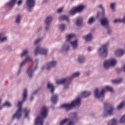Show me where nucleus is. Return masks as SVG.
<instances>
[{"mask_svg":"<svg viewBox=\"0 0 125 125\" xmlns=\"http://www.w3.org/2000/svg\"><path fill=\"white\" fill-rule=\"evenodd\" d=\"M57 64V62L56 61L52 60L49 62H47L44 65L42 66V69L43 70L46 69L47 71H49L53 68L55 67Z\"/></svg>","mask_w":125,"mask_h":125,"instance_id":"39448f33","label":"nucleus"},{"mask_svg":"<svg viewBox=\"0 0 125 125\" xmlns=\"http://www.w3.org/2000/svg\"><path fill=\"white\" fill-rule=\"evenodd\" d=\"M62 11H63V8H60L58 9L57 12L59 13H61Z\"/></svg>","mask_w":125,"mask_h":125,"instance_id":"6e6d98bb","label":"nucleus"},{"mask_svg":"<svg viewBox=\"0 0 125 125\" xmlns=\"http://www.w3.org/2000/svg\"><path fill=\"white\" fill-rule=\"evenodd\" d=\"M115 55L116 56L121 57L124 55V50L121 49H119L115 51Z\"/></svg>","mask_w":125,"mask_h":125,"instance_id":"bb28decb","label":"nucleus"},{"mask_svg":"<svg viewBox=\"0 0 125 125\" xmlns=\"http://www.w3.org/2000/svg\"><path fill=\"white\" fill-rule=\"evenodd\" d=\"M87 50H88V51H89V52L91 51V50H92L91 47H88Z\"/></svg>","mask_w":125,"mask_h":125,"instance_id":"69168bd1","label":"nucleus"},{"mask_svg":"<svg viewBox=\"0 0 125 125\" xmlns=\"http://www.w3.org/2000/svg\"><path fill=\"white\" fill-rule=\"evenodd\" d=\"M81 75V73L79 72H75L73 73L71 76L67 78H64L63 80H67L69 81H72L74 78H78L79 76Z\"/></svg>","mask_w":125,"mask_h":125,"instance_id":"6ab92c4d","label":"nucleus"},{"mask_svg":"<svg viewBox=\"0 0 125 125\" xmlns=\"http://www.w3.org/2000/svg\"><path fill=\"white\" fill-rule=\"evenodd\" d=\"M109 104L108 103H104V107H107Z\"/></svg>","mask_w":125,"mask_h":125,"instance_id":"680f3d73","label":"nucleus"},{"mask_svg":"<svg viewBox=\"0 0 125 125\" xmlns=\"http://www.w3.org/2000/svg\"><path fill=\"white\" fill-rule=\"evenodd\" d=\"M123 82V78H119L118 79H113L111 80L112 83L114 84H120Z\"/></svg>","mask_w":125,"mask_h":125,"instance_id":"72a5a7b5","label":"nucleus"},{"mask_svg":"<svg viewBox=\"0 0 125 125\" xmlns=\"http://www.w3.org/2000/svg\"><path fill=\"white\" fill-rule=\"evenodd\" d=\"M119 123L121 125H125V114L120 118Z\"/></svg>","mask_w":125,"mask_h":125,"instance_id":"ea45409f","label":"nucleus"},{"mask_svg":"<svg viewBox=\"0 0 125 125\" xmlns=\"http://www.w3.org/2000/svg\"><path fill=\"white\" fill-rule=\"evenodd\" d=\"M100 22H101V25L103 27H110L109 25V21L107 18H103L102 19L100 20Z\"/></svg>","mask_w":125,"mask_h":125,"instance_id":"4468645a","label":"nucleus"},{"mask_svg":"<svg viewBox=\"0 0 125 125\" xmlns=\"http://www.w3.org/2000/svg\"><path fill=\"white\" fill-rule=\"evenodd\" d=\"M5 49L8 50V51H11L12 50V48L10 45H6Z\"/></svg>","mask_w":125,"mask_h":125,"instance_id":"603ef678","label":"nucleus"},{"mask_svg":"<svg viewBox=\"0 0 125 125\" xmlns=\"http://www.w3.org/2000/svg\"><path fill=\"white\" fill-rule=\"evenodd\" d=\"M59 21H69V17L68 16H67L66 15H62L60 16L59 17Z\"/></svg>","mask_w":125,"mask_h":125,"instance_id":"f704fd0d","label":"nucleus"},{"mask_svg":"<svg viewBox=\"0 0 125 125\" xmlns=\"http://www.w3.org/2000/svg\"><path fill=\"white\" fill-rule=\"evenodd\" d=\"M99 7L102 10V16L104 17L105 16V9L104 8L102 4L99 5Z\"/></svg>","mask_w":125,"mask_h":125,"instance_id":"a18cd8bd","label":"nucleus"},{"mask_svg":"<svg viewBox=\"0 0 125 125\" xmlns=\"http://www.w3.org/2000/svg\"><path fill=\"white\" fill-rule=\"evenodd\" d=\"M61 107H62V108H64V109L66 111H68L72 109L73 107H75V105H73L69 104H66L61 105Z\"/></svg>","mask_w":125,"mask_h":125,"instance_id":"f3484780","label":"nucleus"},{"mask_svg":"<svg viewBox=\"0 0 125 125\" xmlns=\"http://www.w3.org/2000/svg\"><path fill=\"white\" fill-rule=\"evenodd\" d=\"M104 27L107 30L106 33L107 34V35H110L112 34L113 31L112 30L111 27H110V26H108L107 27Z\"/></svg>","mask_w":125,"mask_h":125,"instance_id":"a19ab883","label":"nucleus"},{"mask_svg":"<svg viewBox=\"0 0 125 125\" xmlns=\"http://www.w3.org/2000/svg\"><path fill=\"white\" fill-rule=\"evenodd\" d=\"M35 62H36V65L34 67V69H32L31 67L27 69V74L29 78H32L34 75V72L37 70L38 69V60H35Z\"/></svg>","mask_w":125,"mask_h":125,"instance_id":"1a4fd4ad","label":"nucleus"},{"mask_svg":"<svg viewBox=\"0 0 125 125\" xmlns=\"http://www.w3.org/2000/svg\"><path fill=\"white\" fill-rule=\"evenodd\" d=\"M85 7L84 5H79L77 7L73 8L72 10L78 11V13H81L83 11Z\"/></svg>","mask_w":125,"mask_h":125,"instance_id":"412c9836","label":"nucleus"},{"mask_svg":"<svg viewBox=\"0 0 125 125\" xmlns=\"http://www.w3.org/2000/svg\"><path fill=\"white\" fill-rule=\"evenodd\" d=\"M41 115L37 117L34 121V125H43V120L47 116V107L43 106L41 108Z\"/></svg>","mask_w":125,"mask_h":125,"instance_id":"7ed1b4c3","label":"nucleus"},{"mask_svg":"<svg viewBox=\"0 0 125 125\" xmlns=\"http://www.w3.org/2000/svg\"><path fill=\"white\" fill-rule=\"evenodd\" d=\"M53 19L52 16H47L46 20H45V30L48 31L51 27V23Z\"/></svg>","mask_w":125,"mask_h":125,"instance_id":"f8f14e48","label":"nucleus"},{"mask_svg":"<svg viewBox=\"0 0 125 125\" xmlns=\"http://www.w3.org/2000/svg\"><path fill=\"white\" fill-rule=\"evenodd\" d=\"M38 90H39V89H37L36 90H35V91H34V92L32 93V96H34V95H35V94H36V93H38Z\"/></svg>","mask_w":125,"mask_h":125,"instance_id":"4d7b16f0","label":"nucleus"},{"mask_svg":"<svg viewBox=\"0 0 125 125\" xmlns=\"http://www.w3.org/2000/svg\"><path fill=\"white\" fill-rule=\"evenodd\" d=\"M27 10L29 12L32 11L33 8L35 7V0H27Z\"/></svg>","mask_w":125,"mask_h":125,"instance_id":"ddd939ff","label":"nucleus"},{"mask_svg":"<svg viewBox=\"0 0 125 125\" xmlns=\"http://www.w3.org/2000/svg\"><path fill=\"white\" fill-rule=\"evenodd\" d=\"M22 96L23 97L21 101H18V109L17 110L16 113H15L14 115L12 116V120H15V119H17L18 120L20 119L21 117V105L23 103L26 101L27 98V89H24L23 90V94H22Z\"/></svg>","mask_w":125,"mask_h":125,"instance_id":"f257e3e1","label":"nucleus"},{"mask_svg":"<svg viewBox=\"0 0 125 125\" xmlns=\"http://www.w3.org/2000/svg\"><path fill=\"white\" fill-rule=\"evenodd\" d=\"M42 26H40L38 30H37V33H39V32H40V31L42 30Z\"/></svg>","mask_w":125,"mask_h":125,"instance_id":"13d9d810","label":"nucleus"},{"mask_svg":"<svg viewBox=\"0 0 125 125\" xmlns=\"http://www.w3.org/2000/svg\"><path fill=\"white\" fill-rule=\"evenodd\" d=\"M100 14V11L97 12V18H99Z\"/></svg>","mask_w":125,"mask_h":125,"instance_id":"e2e57ef3","label":"nucleus"},{"mask_svg":"<svg viewBox=\"0 0 125 125\" xmlns=\"http://www.w3.org/2000/svg\"><path fill=\"white\" fill-rule=\"evenodd\" d=\"M116 6V2H113L110 3V5H109V8L110 9H111L112 12H114L116 11L115 7Z\"/></svg>","mask_w":125,"mask_h":125,"instance_id":"4c0bfd02","label":"nucleus"},{"mask_svg":"<svg viewBox=\"0 0 125 125\" xmlns=\"http://www.w3.org/2000/svg\"><path fill=\"white\" fill-rule=\"evenodd\" d=\"M115 110V108L113 105H110L107 109L104 111L103 118H105L108 116H111L113 115V112Z\"/></svg>","mask_w":125,"mask_h":125,"instance_id":"0eeeda50","label":"nucleus"},{"mask_svg":"<svg viewBox=\"0 0 125 125\" xmlns=\"http://www.w3.org/2000/svg\"><path fill=\"white\" fill-rule=\"evenodd\" d=\"M114 23H121L122 22V21L121 19H116L114 21Z\"/></svg>","mask_w":125,"mask_h":125,"instance_id":"864d4df0","label":"nucleus"},{"mask_svg":"<svg viewBox=\"0 0 125 125\" xmlns=\"http://www.w3.org/2000/svg\"><path fill=\"white\" fill-rule=\"evenodd\" d=\"M71 81L68 80L67 79H61L60 80H58L56 82L57 84H64V89H68L69 85H70V82Z\"/></svg>","mask_w":125,"mask_h":125,"instance_id":"9d476101","label":"nucleus"},{"mask_svg":"<svg viewBox=\"0 0 125 125\" xmlns=\"http://www.w3.org/2000/svg\"><path fill=\"white\" fill-rule=\"evenodd\" d=\"M107 125H117V119L113 118L108 122Z\"/></svg>","mask_w":125,"mask_h":125,"instance_id":"c756f323","label":"nucleus"},{"mask_svg":"<svg viewBox=\"0 0 125 125\" xmlns=\"http://www.w3.org/2000/svg\"><path fill=\"white\" fill-rule=\"evenodd\" d=\"M77 62L81 64H83L86 62V58L83 55H79L77 58Z\"/></svg>","mask_w":125,"mask_h":125,"instance_id":"a211bd4d","label":"nucleus"},{"mask_svg":"<svg viewBox=\"0 0 125 125\" xmlns=\"http://www.w3.org/2000/svg\"><path fill=\"white\" fill-rule=\"evenodd\" d=\"M83 38L86 42L91 41L92 39H93L92 34L91 33H89V34H87V35L84 37Z\"/></svg>","mask_w":125,"mask_h":125,"instance_id":"2f4dec72","label":"nucleus"},{"mask_svg":"<svg viewBox=\"0 0 125 125\" xmlns=\"http://www.w3.org/2000/svg\"><path fill=\"white\" fill-rule=\"evenodd\" d=\"M2 109V106L0 105V110Z\"/></svg>","mask_w":125,"mask_h":125,"instance_id":"774afa93","label":"nucleus"},{"mask_svg":"<svg viewBox=\"0 0 125 125\" xmlns=\"http://www.w3.org/2000/svg\"><path fill=\"white\" fill-rule=\"evenodd\" d=\"M51 94V102L53 104H56L58 100V95L54 93Z\"/></svg>","mask_w":125,"mask_h":125,"instance_id":"4be33fe9","label":"nucleus"},{"mask_svg":"<svg viewBox=\"0 0 125 125\" xmlns=\"http://www.w3.org/2000/svg\"><path fill=\"white\" fill-rule=\"evenodd\" d=\"M104 62H106L111 65L116 66L117 63V61L115 59H111L110 60H108Z\"/></svg>","mask_w":125,"mask_h":125,"instance_id":"393cba45","label":"nucleus"},{"mask_svg":"<svg viewBox=\"0 0 125 125\" xmlns=\"http://www.w3.org/2000/svg\"><path fill=\"white\" fill-rule=\"evenodd\" d=\"M91 74V71H90V70H88L86 71V76H90Z\"/></svg>","mask_w":125,"mask_h":125,"instance_id":"5fc2aeb1","label":"nucleus"},{"mask_svg":"<svg viewBox=\"0 0 125 125\" xmlns=\"http://www.w3.org/2000/svg\"><path fill=\"white\" fill-rule=\"evenodd\" d=\"M123 72L124 73H125V63H124L122 65V67L120 70V72Z\"/></svg>","mask_w":125,"mask_h":125,"instance_id":"3c124183","label":"nucleus"},{"mask_svg":"<svg viewBox=\"0 0 125 125\" xmlns=\"http://www.w3.org/2000/svg\"><path fill=\"white\" fill-rule=\"evenodd\" d=\"M29 53V50L28 49H26L23 51L22 52L21 54V58H23L24 57H27L25 58V59L27 58H29L30 59V60H29V62L31 61V58L29 56H27V55Z\"/></svg>","mask_w":125,"mask_h":125,"instance_id":"b1692460","label":"nucleus"},{"mask_svg":"<svg viewBox=\"0 0 125 125\" xmlns=\"http://www.w3.org/2000/svg\"><path fill=\"white\" fill-rule=\"evenodd\" d=\"M9 79H10V80H12V79H13V76H10V77H9Z\"/></svg>","mask_w":125,"mask_h":125,"instance_id":"338daca9","label":"nucleus"},{"mask_svg":"<svg viewBox=\"0 0 125 125\" xmlns=\"http://www.w3.org/2000/svg\"><path fill=\"white\" fill-rule=\"evenodd\" d=\"M70 50V46L67 43H65L62 45V47L61 49V52L62 54L66 53Z\"/></svg>","mask_w":125,"mask_h":125,"instance_id":"dca6fc26","label":"nucleus"},{"mask_svg":"<svg viewBox=\"0 0 125 125\" xmlns=\"http://www.w3.org/2000/svg\"><path fill=\"white\" fill-rule=\"evenodd\" d=\"M34 98L32 95L30 96V101H32L33 100H34Z\"/></svg>","mask_w":125,"mask_h":125,"instance_id":"0e129e2a","label":"nucleus"},{"mask_svg":"<svg viewBox=\"0 0 125 125\" xmlns=\"http://www.w3.org/2000/svg\"><path fill=\"white\" fill-rule=\"evenodd\" d=\"M121 20L122 21L123 23H125V16H124V18H123V19H121Z\"/></svg>","mask_w":125,"mask_h":125,"instance_id":"052dcab7","label":"nucleus"},{"mask_svg":"<svg viewBox=\"0 0 125 125\" xmlns=\"http://www.w3.org/2000/svg\"><path fill=\"white\" fill-rule=\"evenodd\" d=\"M77 13H78V11L74 10H73V9H71V10H70V12H69V13H70V15H72V16L75 15V14Z\"/></svg>","mask_w":125,"mask_h":125,"instance_id":"49530a36","label":"nucleus"},{"mask_svg":"<svg viewBox=\"0 0 125 125\" xmlns=\"http://www.w3.org/2000/svg\"><path fill=\"white\" fill-rule=\"evenodd\" d=\"M31 110L29 108H25L23 109V114H24V117L27 118L28 115L30 114Z\"/></svg>","mask_w":125,"mask_h":125,"instance_id":"e433bc0d","label":"nucleus"},{"mask_svg":"<svg viewBox=\"0 0 125 125\" xmlns=\"http://www.w3.org/2000/svg\"><path fill=\"white\" fill-rule=\"evenodd\" d=\"M83 21V19H82V18H77V20H76L75 25L78 27L81 26V25H82Z\"/></svg>","mask_w":125,"mask_h":125,"instance_id":"cd10ccee","label":"nucleus"},{"mask_svg":"<svg viewBox=\"0 0 125 125\" xmlns=\"http://www.w3.org/2000/svg\"><path fill=\"white\" fill-rule=\"evenodd\" d=\"M68 42H70V44L71 45L72 49L73 50H76L78 49V40H76L73 41H71Z\"/></svg>","mask_w":125,"mask_h":125,"instance_id":"aec40b11","label":"nucleus"},{"mask_svg":"<svg viewBox=\"0 0 125 125\" xmlns=\"http://www.w3.org/2000/svg\"><path fill=\"white\" fill-rule=\"evenodd\" d=\"M114 65H111L110 64L107 63V62H104V68L105 70H108L110 69V67H114Z\"/></svg>","mask_w":125,"mask_h":125,"instance_id":"473e14b6","label":"nucleus"},{"mask_svg":"<svg viewBox=\"0 0 125 125\" xmlns=\"http://www.w3.org/2000/svg\"><path fill=\"white\" fill-rule=\"evenodd\" d=\"M74 34H66L65 35V41L66 42H70L72 40L73 38H74Z\"/></svg>","mask_w":125,"mask_h":125,"instance_id":"c85d7f7f","label":"nucleus"},{"mask_svg":"<svg viewBox=\"0 0 125 125\" xmlns=\"http://www.w3.org/2000/svg\"><path fill=\"white\" fill-rule=\"evenodd\" d=\"M106 91L113 92V88L110 86H105V89H102L101 91H99V89L97 88L94 90L95 98L98 99L100 102H102L104 99V93Z\"/></svg>","mask_w":125,"mask_h":125,"instance_id":"f03ea898","label":"nucleus"},{"mask_svg":"<svg viewBox=\"0 0 125 125\" xmlns=\"http://www.w3.org/2000/svg\"><path fill=\"white\" fill-rule=\"evenodd\" d=\"M59 28H60V29H61V32H63L64 31H65V29H66V24H60Z\"/></svg>","mask_w":125,"mask_h":125,"instance_id":"c03bdc74","label":"nucleus"},{"mask_svg":"<svg viewBox=\"0 0 125 125\" xmlns=\"http://www.w3.org/2000/svg\"><path fill=\"white\" fill-rule=\"evenodd\" d=\"M21 17L20 15L17 16L16 18L15 19V23L16 25H20L21 23Z\"/></svg>","mask_w":125,"mask_h":125,"instance_id":"c9c22d12","label":"nucleus"},{"mask_svg":"<svg viewBox=\"0 0 125 125\" xmlns=\"http://www.w3.org/2000/svg\"><path fill=\"white\" fill-rule=\"evenodd\" d=\"M22 2V0H19V1H18V5H20L21 4Z\"/></svg>","mask_w":125,"mask_h":125,"instance_id":"bf43d9fd","label":"nucleus"},{"mask_svg":"<svg viewBox=\"0 0 125 125\" xmlns=\"http://www.w3.org/2000/svg\"><path fill=\"white\" fill-rule=\"evenodd\" d=\"M125 104V103L124 102H123L122 103H120V105L117 106V109H121L124 106V105Z\"/></svg>","mask_w":125,"mask_h":125,"instance_id":"de8ad7c7","label":"nucleus"},{"mask_svg":"<svg viewBox=\"0 0 125 125\" xmlns=\"http://www.w3.org/2000/svg\"><path fill=\"white\" fill-rule=\"evenodd\" d=\"M70 120V118L69 119H63L62 122L60 123L59 125H64L65 124H67V122H69Z\"/></svg>","mask_w":125,"mask_h":125,"instance_id":"37998d69","label":"nucleus"},{"mask_svg":"<svg viewBox=\"0 0 125 125\" xmlns=\"http://www.w3.org/2000/svg\"><path fill=\"white\" fill-rule=\"evenodd\" d=\"M16 0H10L8 3H7V6L9 9H11V7H13L15 5Z\"/></svg>","mask_w":125,"mask_h":125,"instance_id":"7c9ffc66","label":"nucleus"},{"mask_svg":"<svg viewBox=\"0 0 125 125\" xmlns=\"http://www.w3.org/2000/svg\"><path fill=\"white\" fill-rule=\"evenodd\" d=\"M35 55L36 56L38 54L43 55H47V49L45 48H42L41 46H38L34 50Z\"/></svg>","mask_w":125,"mask_h":125,"instance_id":"6e6552de","label":"nucleus"},{"mask_svg":"<svg viewBox=\"0 0 125 125\" xmlns=\"http://www.w3.org/2000/svg\"><path fill=\"white\" fill-rule=\"evenodd\" d=\"M110 43L109 42H106L104 44L102 45L101 48L98 49L99 54L102 59L107 57V49Z\"/></svg>","mask_w":125,"mask_h":125,"instance_id":"20e7f679","label":"nucleus"},{"mask_svg":"<svg viewBox=\"0 0 125 125\" xmlns=\"http://www.w3.org/2000/svg\"><path fill=\"white\" fill-rule=\"evenodd\" d=\"M30 58L29 57H27L25 59H24L23 61L21 62V64H20L19 69H18V72L16 73V76H19L20 75L21 73L22 67L26 65L27 62H29Z\"/></svg>","mask_w":125,"mask_h":125,"instance_id":"9b49d317","label":"nucleus"},{"mask_svg":"<svg viewBox=\"0 0 125 125\" xmlns=\"http://www.w3.org/2000/svg\"><path fill=\"white\" fill-rule=\"evenodd\" d=\"M69 121L67 125H74L78 121V113L77 112H71L69 114Z\"/></svg>","mask_w":125,"mask_h":125,"instance_id":"423d86ee","label":"nucleus"},{"mask_svg":"<svg viewBox=\"0 0 125 125\" xmlns=\"http://www.w3.org/2000/svg\"><path fill=\"white\" fill-rule=\"evenodd\" d=\"M94 22H95V18L94 17L90 18V19H89L88 20V24L90 25H92Z\"/></svg>","mask_w":125,"mask_h":125,"instance_id":"79ce46f5","label":"nucleus"},{"mask_svg":"<svg viewBox=\"0 0 125 125\" xmlns=\"http://www.w3.org/2000/svg\"><path fill=\"white\" fill-rule=\"evenodd\" d=\"M90 95V91H83L81 93V96H83V97L86 98L88 96H89Z\"/></svg>","mask_w":125,"mask_h":125,"instance_id":"58836bf2","label":"nucleus"},{"mask_svg":"<svg viewBox=\"0 0 125 125\" xmlns=\"http://www.w3.org/2000/svg\"><path fill=\"white\" fill-rule=\"evenodd\" d=\"M8 38L5 36L4 33H0V42L4 43L7 42Z\"/></svg>","mask_w":125,"mask_h":125,"instance_id":"5701e85b","label":"nucleus"},{"mask_svg":"<svg viewBox=\"0 0 125 125\" xmlns=\"http://www.w3.org/2000/svg\"><path fill=\"white\" fill-rule=\"evenodd\" d=\"M47 88L50 91V93L53 94L54 92V86L52 83H47Z\"/></svg>","mask_w":125,"mask_h":125,"instance_id":"a878e982","label":"nucleus"},{"mask_svg":"<svg viewBox=\"0 0 125 125\" xmlns=\"http://www.w3.org/2000/svg\"><path fill=\"white\" fill-rule=\"evenodd\" d=\"M81 98L80 97L76 98L75 100H73V101L71 103H70L69 104H71L73 106H75L76 108H79L81 104Z\"/></svg>","mask_w":125,"mask_h":125,"instance_id":"2eb2a0df","label":"nucleus"},{"mask_svg":"<svg viewBox=\"0 0 125 125\" xmlns=\"http://www.w3.org/2000/svg\"><path fill=\"white\" fill-rule=\"evenodd\" d=\"M42 38H39L37 39L36 40L34 41V45L38 44V43H39V42H40L42 41Z\"/></svg>","mask_w":125,"mask_h":125,"instance_id":"09e8293b","label":"nucleus"},{"mask_svg":"<svg viewBox=\"0 0 125 125\" xmlns=\"http://www.w3.org/2000/svg\"><path fill=\"white\" fill-rule=\"evenodd\" d=\"M4 107H11V104L10 103L6 102L4 103V105H3Z\"/></svg>","mask_w":125,"mask_h":125,"instance_id":"8fccbe9b","label":"nucleus"}]
</instances>
